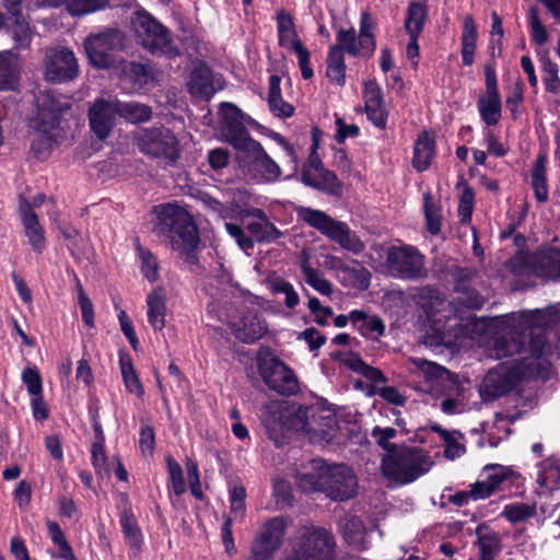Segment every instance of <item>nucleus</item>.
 <instances>
[{
  "label": "nucleus",
  "instance_id": "1",
  "mask_svg": "<svg viewBox=\"0 0 560 560\" xmlns=\"http://www.w3.org/2000/svg\"><path fill=\"white\" fill-rule=\"evenodd\" d=\"M409 362L423 376L425 390L434 398L443 397L441 410L444 413L459 415L468 409L469 395L455 374L422 358H410Z\"/></svg>",
  "mask_w": 560,
  "mask_h": 560
},
{
  "label": "nucleus",
  "instance_id": "2",
  "mask_svg": "<svg viewBox=\"0 0 560 560\" xmlns=\"http://www.w3.org/2000/svg\"><path fill=\"white\" fill-rule=\"evenodd\" d=\"M415 301L423 311L442 343L447 346L456 343L468 332V325L458 322L455 316L452 317L451 303L435 289L431 287L419 289Z\"/></svg>",
  "mask_w": 560,
  "mask_h": 560
},
{
  "label": "nucleus",
  "instance_id": "3",
  "mask_svg": "<svg viewBox=\"0 0 560 560\" xmlns=\"http://www.w3.org/2000/svg\"><path fill=\"white\" fill-rule=\"evenodd\" d=\"M158 223L154 231L170 238L172 248L187 257L196 249L199 236L188 211L175 203L155 208Z\"/></svg>",
  "mask_w": 560,
  "mask_h": 560
},
{
  "label": "nucleus",
  "instance_id": "4",
  "mask_svg": "<svg viewBox=\"0 0 560 560\" xmlns=\"http://www.w3.org/2000/svg\"><path fill=\"white\" fill-rule=\"evenodd\" d=\"M433 462L424 450L399 446L386 453L382 459V472L393 482L407 485L427 474Z\"/></svg>",
  "mask_w": 560,
  "mask_h": 560
},
{
  "label": "nucleus",
  "instance_id": "5",
  "mask_svg": "<svg viewBox=\"0 0 560 560\" xmlns=\"http://www.w3.org/2000/svg\"><path fill=\"white\" fill-rule=\"evenodd\" d=\"M298 215L306 224L319 231L343 249L353 254H360L364 250V243L351 231L347 223L337 221L320 210L307 207H301L298 210Z\"/></svg>",
  "mask_w": 560,
  "mask_h": 560
},
{
  "label": "nucleus",
  "instance_id": "6",
  "mask_svg": "<svg viewBox=\"0 0 560 560\" xmlns=\"http://www.w3.org/2000/svg\"><path fill=\"white\" fill-rule=\"evenodd\" d=\"M282 560H336L334 537L324 528L303 527Z\"/></svg>",
  "mask_w": 560,
  "mask_h": 560
},
{
  "label": "nucleus",
  "instance_id": "7",
  "mask_svg": "<svg viewBox=\"0 0 560 560\" xmlns=\"http://www.w3.org/2000/svg\"><path fill=\"white\" fill-rule=\"evenodd\" d=\"M236 160L244 174L257 183H275L281 176L280 166L255 139L236 149Z\"/></svg>",
  "mask_w": 560,
  "mask_h": 560
},
{
  "label": "nucleus",
  "instance_id": "8",
  "mask_svg": "<svg viewBox=\"0 0 560 560\" xmlns=\"http://www.w3.org/2000/svg\"><path fill=\"white\" fill-rule=\"evenodd\" d=\"M525 378L524 358L504 362L489 371L480 385V396L490 400L517 389Z\"/></svg>",
  "mask_w": 560,
  "mask_h": 560
},
{
  "label": "nucleus",
  "instance_id": "9",
  "mask_svg": "<svg viewBox=\"0 0 560 560\" xmlns=\"http://www.w3.org/2000/svg\"><path fill=\"white\" fill-rule=\"evenodd\" d=\"M386 267L389 275L397 279L421 280L428 277L425 257L411 245L389 247Z\"/></svg>",
  "mask_w": 560,
  "mask_h": 560
},
{
  "label": "nucleus",
  "instance_id": "10",
  "mask_svg": "<svg viewBox=\"0 0 560 560\" xmlns=\"http://www.w3.org/2000/svg\"><path fill=\"white\" fill-rule=\"evenodd\" d=\"M525 314L505 315L497 320L498 336L493 351L498 359L520 354L524 346Z\"/></svg>",
  "mask_w": 560,
  "mask_h": 560
},
{
  "label": "nucleus",
  "instance_id": "11",
  "mask_svg": "<svg viewBox=\"0 0 560 560\" xmlns=\"http://www.w3.org/2000/svg\"><path fill=\"white\" fill-rule=\"evenodd\" d=\"M258 371L265 384L280 395L291 396L300 390L293 370L276 357L259 358Z\"/></svg>",
  "mask_w": 560,
  "mask_h": 560
},
{
  "label": "nucleus",
  "instance_id": "12",
  "mask_svg": "<svg viewBox=\"0 0 560 560\" xmlns=\"http://www.w3.org/2000/svg\"><path fill=\"white\" fill-rule=\"evenodd\" d=\"M137 144L142 153L155 159L174 162L179 156L178 141L166 128H152L140 131Z\"/></svg>",
  "mask_w": 560,
  "mask_h": 560
},
{
  "label": "nucleus",
  "instance_id": "13",
  "mask_svg": "<svg viewBox=\"0 0 560 560\" xmlns=\"http://www.w3.org/2000/svg\"><path fill=\"white\" fill-rule=\"evenodd\" d=\"M45 78L52 83H65L79 75V65L74 54L65 47H54L46 50Z\"/></svg>",
  "mask_w": 560,
  "mask_h": 560
},
{
  "label": "nucleus",
  "instance_id": "14",
  "mask_svg": "<svg viewBox=\"0 0 560 560\" xmlns=\"http://www.w3.org/2000/svg\"><path fill=\"white\" fill-rule=\"evenodd\" d=\"M38 114L36 118V128L40 137L44 138L46 148H50L56 142V128L59 125L60 115L69 109L68 102H61L55 96L47 94L38 101Z\"/></svg>",
  "mask_w": 560,
  "mask_h": 560
},
{
  "label": "nucleus",
  "instance_id": "15",
  "mask_svg": "<svg viewBox=\"0 0 560 560\" xmlns=\"http://www.w3.org/2000/svg\"><path fill=\"white\" fill-rule=\"evenodd\" d=\"M89 125L100 140L109 137L118 120L115 98L98 97L89 106Z\"/></svg>",
  "mask_w": 560,
  "mask_h": 560
},
{
  "label": "nucleus",
  "instance_id": "16",
  "mask_svg": "<svg viewBox=\"0 0 560 560\" xmlns=\"http://www.w3.org/2000/svg\"><path fill=\"white\" fill-rule=\"evenodd\" d=\"M219 114L221 135L235 150L252 140L243 122L242 112L232 103H222Z\"/></svg>",
  "mask_w": 560,
  "mask_h": 560
},
{
  "label": "nucleus",
  "instance_id": "17",
  "mask_svg": "<svg viewBox=\"0 0 560 560\" xmlns=\"http://www.w3.org/2000/svg\"><path fill=\"white\" fill-rule=\"evenodd\" d=\"M246 490L241 483H233L229 490L230 515L222 525V542L228 553L235 552V544L232 534V522L242 521L246 514Z\"/></svg>",
  "mask_w": 560,
  "mask_h": 560
},
{
  "label": "nucleus",
  "instance_id": "18",
  "mask_svg": "<svg viewBox=\"0 0 560 560\" xmlns=\"http://www.w3.org/2000/svg\"><path fill=\"white\" fill-rule=\"evenodd\" d=\"M527 275L544 280H560V248L549 247L535 253L527 252Z\"/></svg>",
  "mask_w": 560,
  "mask_h": 560
},
{
  "label": "nucleus",
  "instance_id": "19",
  "mask_svg": "<svg viewBox=\"0 0 560 560\" xmlns=\"http://www.w3.org/2000/svg\"><path fill=\"white\" fill-rule=\"evenodd\" d=\"M326 495L336 501H343L355 494L357 478L349 467L335 465L330 467L329 479L326 481Z\"/></svg>",
  "mask_w": 560,
  "mask_h": 560
},
{
  "label": "nucleus",
  "instance_id": "20",
  "mask_svg": "<svg viewBox=\"0 0 560 560\" xmlns=\"http://www.w3.org/2000/svg\"><path fill=\"white\" fill-rule=\"evenodd\" d=\"M121 37H86L84 49L92 65L98 68H110L118 62L115 56L117 44Z\"/></svg>",
  "mask_w": 560,
  "mask_h": 560
},
{
  "label": "nucleus",
  "instance_id": "21",
  "mask_svg": "<svg viewBox=\"0 0 560 560\" xmlns=\"http://www.w3.org/2000/svg\"><path fill=\"white\" fill-rule=\"evenodd\" d=\"M330 467L322 458L310 462L302 471L295 476L298 486L304 492L326 491V481L329 479Z\"/></svg>",
  "mask_w": 560,
  "mask_h": 560
},
{
  "label": "nucleus",
  "instance_id": "22",
  "mask_svg": "<svg viewBox=\"0 0 560 560\" xmlns=\"http://www.w3.org/2000/svg\"><path fill=\"white\" fill-rule=\"evenodd\" d=\"M328 264L336 271L339 281L343 285L357 289H366L369 287L371 273L358 261L347 265L338 257H330Z\"/></svg>",
  "mask_w": 560,
  "mask_h": 560
},
{
  "label": "nucleus",
  "instance_id": "23",
  "mask_svg": "<svg viewBox=\"0 0 560 560\" xmlns=\"http://www.w3.org/2000/svg\"><path fill=\"white\" fill-rule=\"evenodd\" d=\"M230 325L236 338L245 343L257 341L267 331L266 323L254 311H247L240 317L230 319Z\"/></svg>",
  "mask_w": 560,
  "mask_h": 560
},
{
  "label": "nucleus",
  "instance_id": "24",
  "mask_svg": "<svg viewBox=\"0 0 560 560\" xmlns=\"http://www.w3.org/2000/svg\"><path fill=\"white\" fill-rule=\"evenodd\" d=\"M188 88L192 95L209 100L222 88V80L221 77L214 75L208 66L199 62L192 68Z\"/></svg>",
  "mask_w": 560,
  "mask_h": 560
},
{
  "label": "nucleus",
  "instance_id": "25",
  "mask_svg": "<svg viewBox=\"0 0 560 560\" xmlns=\"http://www.w3.org/2000/svg\"><path fill=\"white\" fill-rule=\"evenodd\" d=\"M364 104L369 120L377 128L385 129L387 110L384 104L382 90L377 83L370 81L364 84Z\"/></svg>",
  "mask_w": 560,
  "mask_h": 560
},
{
  "label": "nucleus",
  "instance_id": "26",
  "mask_svg": "<svg viewBox=\"0 0 560 560\" xmlns=\"http://www.w3.org/2000/svg\"><path fill=\"white\" fill-rule=\"evenodd\" d=\"M19 212L24 228V233L28 240L30 245L35 252L42 253L45 248L46 242L44 230L38 222L37 214L28 202L22 203L20 206Z\"/></svg>",
  "mask_w": 560,
  "mask_h": 560
},
{
  "label": "nucleus",
  "instance_id": "27",
  "mask_svg": "<svg viewBox=\"0 0 560 560\" xmlns=\"http://www.w3.org/2000/svg\"><path fill=\"white\" fill-rule=\"evenodd\" d=\"M560 323V311L555 305L544 308L527 310V331L548 335Z\"/></svg>",
  "mask_w": 560,
  "mask_h": 560
},
{
  "label": "nucleus",
  "instance_id": "28",
  "mask_svg": "<svg viewBox=\"0 0 560 560\" xmlns=\"http://www.w3.org/2000/svg\"><path fill=\"white\" fill-rule=\"evenodd\" d=\"M350 320L354 328L365 338L378 340L385 334V324L376 315L353 310L350 312Z\"/></svg>",
  "mask_w": 560,
  "mask_h": 560
},
{
  "label": "nucleus",
  "instance_id": "29",
  "mask_svg": "<svg viewBox=\"0 0 560 560\" xmlns=\"http://www.w3.org/2000/svg\"><path fill=\"white\" fill-rule=\"evenodd\" d=\"M145 303L149 324L155 331H161L165 327L166 317V298L163 289H153L147 295Z\"/></svg>",
  "mask_w": 560,
  "mask_h": 560
},
{
  "label": "nucleus",
  "instance_id": "30",
  "mask_svg": "<svg viewBox=\"0 0 560 560\" xmlns=\"http://www.w3.org/2000/svg\"><path fill=\"white\" fill-rule=\"evenodd\" d=\"M434 155L435 140L429 132L423 131L419 135L413 147L412 167L418 172L428 170Z\"/></svg>",
  "mask_w": 560,
  "mask_h": 560
},
{
  "label": "nucleus",
  "instance_id": "31",
  "mask_svg": "<svg viewBox=\"0 0 560 560\" xmlns=\"http://www.w3.org/2000/svg\"><path fill=\"white\" fill-rule=\"evenodd\" d=\"M253 214L259 221L249 222L246 230L249 232L252 240L256 242H273L282 236V232L271 223L265 212L260 209H255Z\"/></svg>",
  "mask_w": 560,
  "mask_h": 560
},
{
  "label": "nucleus",
  "instance_id": "32",
  "mask_svg": "<svg viewBox=\"0 0 560 560\" xmlns=\"http://www.w3.org/2000/svg\"><path fill=\"white\" fill-rule=\"evenodd\" d=\"M280 77L273 74L269 78V94H268V105L269 109L280 118L291 117L294 113V107L284 102L281 96L280 89Z\"/></svg>",
  "mask_w": 560,
  "mask_h": 560
},
{
  "label": "nucleus",
  "instance_id": "33",
  "mask_svg": "<svg viewBox=\"0 0 560 560\" xmlns=\"http://www.w3.org/2000/svg\"><path fill=\"white\" fill-rule=\"evenodd\" d=\"M482 121L488 126H494L501 118V98L499 93H485L477 102Z\"/></svg>",
  "mask_w": 560,
  "mask_h": 560
},
{
  "label": "nucleus",
  "instance_id": "34",
  "mask_svg": "<svg viewBox=\"0 0 560 560\" xmlns=\"http://www.w3.org/2000/svg\"><path fill=\"white\" fill-rule=\"evenodd\" d=\"M339 527L342 530L345 539L357 548H365V527L363 522L354 515L346 514L339 521Z\"/></svg>",
  "mask_w": 560,
  "mask_h": 560
},
{
  "label": "nucleus",
  "instance_id": "35",
  "mask_svg": "<svg viewBox=\"0 0 560 560\" xmlns=\"http://www.w3.org/2000/svg\"><path fill=\"white\" fill-rule=\"evenodd\" d=\"M119 523L128 546L138 553L141 550L143 536L132 512L124 510L119 516Z\"/></svg>",
  "mask_w": 560,
  "mask_h": 560
},
{
  "label": "nucleus",
  "instance_id": "36",
  "mask_svg": "<svg viewBox=\"0 0 560 560\" xmlns=\"http://www.w3.org/2000/svg\"><path fill=\"white\" fill-rule=\"evenodd\" d=\"M336 428L337 419L332 415H328L326 417L312 415V420L306 421L303 425V430L308 434L327 440L335 436Z\"/></svg>",
  "mask_w": 560,
  "mask_h": 560
},
{
  "label": "nucleus",
  "instance_id": "37",
  "mask_svg": "<svg viewBox=\"0 0 560 560\" xmlns=\"http://www.w3.org/2000/svg\"><path fill=\"white\" fill-rule=\"evenodd\" d=\"M118 118H124L129 122L138 124L150 120L152 110L149 106L137 102H121L116 100Z\"/></svg>",
  "mask_w": 560,
  "mask_h": 560
},
{
  "label": "nucleus",
  "instance_id": "38",
  "mask_svg": "<svg viewBox=\"0 0 560 560\" xmlns=\"http://www.w3.org/2000/svg\"><path fill=\"white\" fill-rule=\"evenodd\" d=\"M546 163V156H538L532 171V188L534 190V196L539 203L547 202L549 198Z\"/></svg>",
  "mask_w": 560,
  "mask_h": 560
},
{
  "label": "nucleus",
  "instance_id": "39",
  "mask_svg": "<svg viewBox=\"0 0 560 560\" xmlns=\"http://www.w3.org/2000/svg\"><path fill=\"white\" fill-rule=\"evenodd\" d=\"M428 18V5L425 2L411 1L407 9L405 27L408 35H420Z\"/></svg>",
  "mask_w": 560,
  "mask_h": 560
},
{
  "label": "nucleus",
  "instance_id": "40",
  "mask_svg": "<svg viewBox=\"0 0 560 560\" xmlns=\"http://www.w3.org/2000/svg\"><path fill=\"white\" fill-rule=\"evenodd\" d=\"M288 526V518L283 516H276L261 525L258 535L273 544L276 547L281 548Z\"/></svg>",
  "mask_w": 560,
  "mask_h": 560
},
{
  "label": "nucleus",
  "instance_id": "41",
  "mask_svg": "<svg viewBox=\"0 0 560 560\" xmlns=\"http://www.w3.org/2000/svg\"><path fill=\"white\" fill-rule=\"evenodd\" d=\"M432 430L441 436L444 442V455L448 459H456L465 453V445L463 443V434L458 431H447L442 427L435 424Z\"/></svg>",
  "mask_w": 560,
  "mask_h": 560
},
{
  "label": "nucleus",
  "instance_id": "42",
  "mask_svg": "<svg viewBox=\"0 0 560 560\" xmlns=\"http://www.w3.org/2000/svg\"><path fill=\"white\" fill-rule=\"evenodd\" d=\"M280 46L292 50L299 59V67L304 80H308L314 75L313 69L310 63V51L304 47L300 39L296 37H279Z\"/></svg>",
  "mask_w": 560,
  "mask_h": 560
},
{
  "label": "nucleus",
  "instance_id": "43",
  "mask_svg": "<svg viewBox=\"0 0 560 560\" xmlns=\"http://www.w3.org/2000/svg\"><path fill=\"white\" fill-rule=\"evenodd\" d=\"M537 483L547 493L560 488V467L550 459L539 464Z\"/></svg>",
  "mask_w": 560,
  "mask_h": 560
},
{
  "label": "nucleus",
  "instance_id": "44",
  "mask_svg": "<svg viewBox=\"0 0 560 560\" xmlns=\"http://www.w3.org/2000/svg\"><path fill=\"white\" fill-rule=\"evenodd\" d=\"M136 250L142 276L150 282L158 281L160 277V265L156 256L139 242H137Z\"/></svg>",
  "mask_w": 560,
  "mask_h": 560
},
{
  "label": "nucleus",
  "instance_id": "45",
  "mask_svg": "<svg viewBox=\"0 0 560 560\" xmlns=\"http://www.w3.org/2000/svg\"><path fill=\"white\" fill-rule=\"evenodd\" d=\"M119 366L126 389L130 394L141 397L144 393L143 386L135 371L131 357L129 354L119 355Z\"/></svg>",
  "mask_w": 560,
  "mask_h": 560
},
{
  "label": "nucleus",
  "instance_id": "46",
  "mask_svg": "<svg viewBox=\"0 0 560 560\" xmlns=\"http://www.w3.org/2000/svg\"><path fill=\"white\" fill-rule=\"evenodd\" d=\"M476 533L480 560H493L499 551V538L497 534L483 525L478 526Z\"/></svg>",
  "mask_w": 560,
  "mask_h": 560
},
{
  "label": "nucleus",
  "instance_id": "47",
  "mask_svg": "<svg viewBox=\"0 0 560 560\" xmlns=\"http://www.w3.org/2000/svg\"><path fill=\"white\" fill-rule=\"evenodd\" d=\"M136 33L143 32V35H168L167 28L160 24L152 14L144 9L138 10L132 19Z\"/></svg>",
  "mask_w": 560,
  "mask_h": 560
},
{
  "label": "nucleus",
  "instance_id": "48",
  "mask_svg": "<svg viewBox=\"0 0 560 560\" xmlns=\"http://www.w3.org/2000/svg\"><path fill=\"white\" fill-rule=\"evenodd\" d=\"M301 179L305 185L310 187L322 189L330 194L337 192L340 187L337 176L332 172L325 168L317 173L315 176H311L308 172L306 174H302Z\"/></svg>",
  "mask_w": 560,
  "mask_h": 560
},
{
  "label": "nucleus",
  "instance_id": "49",
  "mask_svg": "<svg viewBox=\"0 0 560 560\" xmlns=\"http://www.w3.org/2000/svg\"><path fill=\"white\" fill-rule=\"evenodd\" d=\"M375 46L373 37H340L339 45L335 47L340 48L342 55L358 56L372 54Z\"/></svg>",
  "mask_w": 560,
  "mask_h": 560
},
{
  "label": "nucleus",
  "instance_id": "50",
  "mask_svg": "<svg viewBox=\"0 0 560 560\" xmlns=\"http://www.w3.org/2000/svg\"><path fill=\"white\" fill-rule=\"evenodd\" d=\"M326 74L337 85H343L346 79V66L340 48L331 47L327 58Z\"/></svg>",
  "mask_w": 560,
  "mask_h": 560
},
{
  "label": "nucleus",
  "instance_id": "51",
  "mask_svg": "<svg viewBox=\"0 0 560 560\" xmlns=\"http://www.w3.org/2000/svg\"><path fill=\"white\" fill-rule=\"evenodd\" d=\"M141 44L152 55H163L174 57L178 55V48L173 42V37H141Z\"/></svg>",
  "mask_w": 560,
  "mask_h": 560
},
{
  "label": "nucleus",
  "instance_id": "52",
  "mask_svg": "<svg viewBox=\"0 0 560 560\" xmlns=\"http://www.w3.org/2000/svg\"><path fill=\"white\" fill-rule=\"evenodd\" d=\"M18 80L16 65L10 50L0 52V90L13 88Z\"/></svg>",
  "mask_w": 560,
  "mask_h": 560
},
{
  "label": "nucleus",
  "instance_id": "53",
  "mask_svg": "<svg viewBox=\"0 0 560 560\" xmlns=\"http://www.w3.org/2000/svg\"><path fill=\"white\" fill-rule=\"evenodd\" d=\"M109 4V0H67V11L72 16H83L101 10Z\"/></svg>",
  "mask_w": 560,
  "mask_h": 560
},
{
  "label": "nucleus",
  "instance_id": "54",
  "mask_svg": "<svg viewBox=\"0 0 560 560\" xmlns=\"http://www.w3.org/2000/svg\"><path fill=\"white\" fill-rule=\"evenodd\" d=\"M306 283L322 295L329 296L332 293V284L319 270L313 269L306 262L301 266Z\"/></svg>",
  "mask_w": 560,
  "mask_h": 560
},
{
  "label": "nucleus",
  "instance_id": "55",
  "mask_svg": "<svg viewBox=\"0 0 560 560\" xmlns=\"http://www.w3.org/2000/svg\"><path fill=\"white\" fill-rule=\"evenodd\" d=\"M552 375V364L546 357L533 358L527 362V381L540 380L547 382Z\"/></svg>",
  "mask_w": 560,
  "mask_h": 560
},
{
  "label": "nucleus",
  "instance_id": "56",
  "mask_svg": "<svg viewBox=\"0 0 560 560\" xmlns=\"http://www.w3.org/2000/svg\"><path fill=\"white\" fill-rule=\"evenodd\" d=\"M559 67L549 59L541 60V80L546 91L550 93H560V79L558 75Z\"/></svg>",
  "mask_w": 560,
  "mask_h": 560
},
{
  "label": "nucleus",
  "instance_id": "57",
  "mask_svg": "<svg viewBox=\"0 0 560 560\" xmlns=\"http://www.w3.org/2000/svg\"><path fill=\"white\" fill-rule=\"evenodd\" d=\"M279 549L257 534L250 546V560H271Z\"/></svg>",
  "mask_w": 560,
  "mask_h": 560
},
{
  "label": "nucleus",
  "instance_id": "58",
  "mask_svg": "<svg viewBox=\"0 0 560 560\" xmlns=\"http://www.w3.org/2000/svg\"><path fill=\"white\" fill-rule=\"evenodd\" d=\"M423 208L427 220V228L431 234H438L441 230L440 209L433 201L430 194L423 196Z\"/></svg>",
  "mask_w": 560,
  "mask_h": 560
},
{
  "label": "nucleus",
  "instance_id": "59",
  "mask_svg": "<svg viewBox=\"0 0 560 560\" xmlns=\"http://www.w3.org/2000/svg\"><path fill=\"white\" fill-rule=\"evenodd\" d=\"M485 479L497 491L501 483L512 476L510 467L499 464H489L483 468Z\"/></svg>",
  "mask_w": 560,
  "mask_h": 560
},
{
  "label": "nucleus",
  "instance_id": "60",
  "mask_svg": "<svg viewBox=\"0 0 560 560\" xmlns=\"http://www.w3.org/2000/svg\"><path fill=\"white\" fill-rule=\"evenodd\" d=\"M527 332L529 337L527 340V353H529L532 358L544 357L550 348L548 335L537 331Z\"/></svg>",
  "mask_w": 560,
  "mask_h": 560
},
{
  "label": "nucleus",
  "instance_id": "61",
  "mask_svg": "<svg viewBox=\"0 0 560 560\" xmlns=\"http://www.w3.org/2000/svg\"><path fill=\"white\" fill-rule=\"evenodd\" d=\"M272 290L275 293L284 295V304L289 308H294L299 304V295L290 282L277 279L272 282Z\"/></svg>",
  "mask_w": 560,
  "mask_h": 560
},
{
  "label": "nucleus",
  "instance_id": "62",
  "mask_svg": "<svg viewBox=\"0 0 560 560\" xmlns=\"http://www.w3.org/2000/svg\"><path fill=\"white\" fill-rule=\"evenodd\" d=\"M167 467L172 490L176 495H182L186 491V486L183 477V469L180 465L173 460L171 457L167 458Z\"/></svg>",
  "mask_w": 560,
  "mask_h": 560
},
{
  "label": "nucleus",
  "instance_id": "63",
  "mask_svg": "<svg viewBox=\"0 0 560 560\" xmlns=\"http://www.w3.org/2000/svg\"><path fill=\"white\" fill-rule=\"evenodd\" d=\"M22 1L23 0H2V3L8 11L9 20L21 31L28 25L22 12Z\"/></svg>",
  "mask_w": 560,
  "mask_h": 560
},
{
  "label": "nucleus",
  "instance_id": "64",
  "mask_svg": "<svg viewBox=\"0 0 560 560\" xmlns=\"http://www.w3.org/2000/svg\"><path fill=\"white\" fill-rule=\"evenodd\" d=\"M22 381L26 385L27 393L31 396L43 393L42 377L36 368H26L22 372Z\"/></svg>",
  "mask_w": 560,
  "mask_h": 560
}]
</instances>
